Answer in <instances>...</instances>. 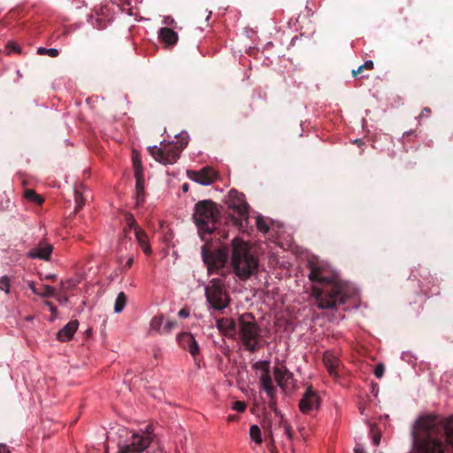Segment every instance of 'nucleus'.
<instances>
[{
	"mask_svg": "<svg viewBox=\"0 0 453 453\" xmlns=\"http://www.w3.org/2000/svg\"><path fill=\"white\" fill-rule=\"evenodd\" d=\"M0 453H10L8 447L5 444H0Z\"/></svg>",
	"mask_w": 453,
	"mask_h": 453,
	"instance_id": "obj_52",
	"label": "nucleus"
},
{
	"mask_svg": "<svg viewBox=\"0 0 453 453\" xmlns=\"http://www.w3.org/2000/svg\"><path fill=\"white\" fill-rule=\"evenodd\" d=\"M74 200H75V209L74 211L78 212L84 204V199L81 196V194L78 190H74Z\"/></svg>",
	"mask_w": 453,
	"mask_h": 453,
	"instance_id": "obj_34",
	"label": "nucleus"
},
{
	"mask_svg": "<svg viewBox=\"0 0 453 453\" xmlns=\"http://www.w3.org/2000/svg\"><path fill=\"white\" fill-rule=\"evenodd\" d=\"M182 190H183L184 192H187V191L188 190V183H184V184L182 185Z\"/></svg>",
	"mask_w": 453,
	"mask_h": 453,
	"instance_id": "obj_56",
	"label": "nucleus"
},
{
	"mask_svg": "<svg viewBox=\"0 0 453 453\" xmlns=\"http://www.w3.org/2000/svg\"><path fill=\"white\" fill-rule=\"evenodd\" d=\"M219 216V211L214 202L203 200L196 203L193 219L202 239L205 238V234H211L216 230Z\"/></svg>",
	"mask_w": 453,
	"mask_h": 453,
	"instance_id": "obj_5",
	"label": "nucleus"
},
{
	"mask_svg": "<svg viewBox=\"0 0 453 453\" xmlns=\"http://www.w3.org/2000/svg\"><path fill=\"white\" fill-rule=\"evenodd\" d=\"M209 304L216 311H222L230 303V297L224 288L223 280L212 279L204 289Z\"/></svg>",
	"mask_w": 453,
	"mask_h": 453,
	"instance_id": "obj_8",
	"label": "nucleus"
},
{
	"mask_svg": "<svg viewBox=\"0 0 453 453\" xmlns=\"http://www.w3.org/2000/svg\"><path fill=\"white\" fill-rule=\"evenodd\" d=\"M257 366H258V364H257V363L254 365V367H255V368H257Z\"/></svg>",
	"mask_w": 453,
	"mask_h": 453,
	"instance_id": "obj_59",
	"label": "nucleus"
},
{
	"mask_svg": "<svg viewBox=\"0 0 453 453\" xmlns=\"http://www.w3.org/2000/svg\"><path fill=\"white\" fill-rule=\"evenodd\" d=\"M39 296L42 297H54L56 296V290L51 286L43 285L42 291H40Z\"/></svg>",
	"mask_w": 453,
	"mask_h": 453,
	"instance_id": "obj_31",
	"label": "nucleus"
},
{
	"mask_svg": "<svg viewBox=\"0 0 453 453\" xmlns=\"http://www.w3.org/2000/svg\"><path fill=\"white\" fill-rule=\"evenodd\" d=\"M320 405V397L318 393L309 386L303 395L299 402V409L302 413L309 414L313 411H317Z\"/></svg>",
	"mask_w": 453,
	"mask_h": 453,
	"instance_id": "obj_12",
	"label": "nucleus"
},
{
	"mask_svg": "<svg viewBox=\"0 0 453 453\" xmlns=\"http://www.w3.org/2000/svg\"><path fill=\"white\" fill-rule=\"evenodd\" d=\"M273 373L277 384L281 388H285L293 378V373L285 365L275 366Z\"/></svg>",
	"mask_w": 453,
	"mask_h": 453,
	"instance_id": "obj_18",
	"label": "nucleus"
},
{
	"mask_svg": "<svg viewBox=\"0 0 453 453\" xmlns=\"http://www.w3.org/2000/svg\"><path fill=\"white\" fill-rule=\"evenodd\" d=\"M268 449L270 452L272 453H276V446H275V442H274V439H272L271 441H268Z\"/></svg>",
	"mask_w": 453,
	"mask_h": 453,
	"instance_id": "obj_45",
	"label": "nucleus"
},
{
	"mask_svg": "<svg viewBox=\"0 0 453 453\" xmlns=\"http://www.w3.org/2000/svg\"><path fill=\"white\" fill-rule=\"evenodd\" d=\"M190 314L189 309L187 307H184L180 309L178 312V316L183 319L188 318Z\"/></svg>",
	"mask_w": 453,
	"mask_h": 453,
	"instance_id": "obj_40",
	"label": "nucleus"
},
{
	"mask_svg": "<svg viewBox=\"0 0 453 453\" xmlns=\"http://www.w3.org/2000/svg\"><path fill=\"white\" fill-rule=\"evenodd\" d=\"M163 322H164V316L162 314L153 317L151 319L150 324V329L162 334L161 327H162Z\"/></svg>",
	"mask_w": 453,
	"mask_h": 453,
	"instance_id": "obj_27",
	"label": "nucleus"
},
{
	"mask_svg": "<svg viewBox=\"0 0 453 453\" xmlns=\"http://www.w3.org/2000/svg\"><path fill=\"white\" fill-rule=\"evenodd\" d=\"M233 408H234V410H235L239 412H243L246 409V403L244 402L236 401L234 403Z\"/></svg>",
	"mask_w": 453,
	"mask_h": 453,
	"instance_id": "obj_39",
	"label": "nucleus"
},
{
	"mask_svg": "<svg viewBox=\"0 0 453 453\" xmlns=\"http://www.w3.org/2000/svg\"><path fill=\"white\" fill-rule=\"evenodd\" d=\"M134 235L142 251L145 254L150 255L151 253V248L149 244L147 234L140 227L136 228L134 231Z\"/></svg>",
	"mask_w": 453,
	"mask_h": 453,
	"instance_id": "obj_21",
	"label": "nucleus"
},
{
	"mask_svg": "<svg viewBox=\"0 0 453 453\" xmlns=\"http://www.w3.org/2000/svg\"><path fill=\"white\" fill-rule=\"evenodd\" d=\"M264 373L261 375L260 383L269 398V408L277 413L276 388L273 384V380L269 373V365L267 362L263 364Z\"/></svg>",
	"mask_w": 453,
	"mask_h": 453,
	"instance_id": "obj_11",
	"label": "nucleus"
},
{
	"mask_svg": "<svg viewBox=\"0 0 453 453\" xmlns=\"http://www.w3.org/2000/svg\"><path fill=\"white\" fill-rule=\"evenodd\" d=\"M323 363L331 376H338V369L341 365V361L333 352L326 351L324 353Z\"/></svg>",
	"mask_w": 453,
	"mask_h": 453,
	"instance_id": "obj_16",
	"label": "nucleus"
},
{
	"mask_svg": "<svg viewBox=\"0 0 453 453\" xmlns=\"http://www.w3.org/2000/svg\"><path fill=\"white\" fill-rule=\"evenodd\" d=\"M53 247L46 241H41L36 247L30 250L27 253L30 258H39L42 260H50Z\"/></svg>",
	"mask_w": 453,
	"mask_h": 453,
	"instance_id": "obj_15",
	"label": "nucleus"
},
{
	"mask_svg": "<svg viewBox=\"0 0 453 453\" xmlns=\"http://www.w3.org/2000/svg\"><path fill=\"white\" fill-rule=\"evenodd\" d=\"M79 326L78 320H72L68 322L63 328H61L57 334V339L60 342L70 341L74 333L77 331Z\"/></svg>",
	"mask_w": 453,
	"mask_h": 453,
	"instance_id": "obj_19",
	"label": "nucleus"
},
{
	"mask_svg": "<svg viewBox=\"0 0 453 453\" xmlns=\"http://www.w3.org/2000/svg\"><path fill=\"white\" fill-rule=\"evenodd\" d=\"M230 254V265L235 275L246 280L257 273L258 259L251 252L250 244L240 237H234L231 247L223 246L214 251H209L205 246L202 249V257L209 273H220Z\"/></svg>",
	"mask_w": 453,
	"mask_h": 453,
	"instance_id": "obj_2",
	"label": "nucleus"
},
{
	"mask_svg": "<svg viewBox=\"0 0 453 453\" xmlns=\"http://www.w3.org/2000/svg\"><path fill=\"white\" fill-rule=\"evenodd\" d=\"M177 342L183 349L190 353L194 359L199 355L200 348L192 334L188 332L179 334Z\"/></svg>",
	"mask_w": 453,
	"mask_h": 453,
	"instance_id": "obj_14",
	"label": "nucleus"
},
{
	"mask_svg": "<svg viewBox=\"0 0 453 453\" xmlns=\"http://www.w3.org/2000/svg\"><path fill=\"white\" fill-rule=\"evenodd\" d=\"M57 298V300L60 303H66L68 302V297L65 296V294H61V295H58L55 296Z\"/></svg>",
	"mask_w": 453,
	"mask_h": 453,
	"instance_id": "obj_44",
	"label": "nucleus"
},
{
	"mask_svg": "<svg viewBox=\"0 0 453 453\" xmlns=\"http://www.w3.org/2000/svg\"><path fill=\"white\" fill-rule=\"evenodd\" d=\"M257 229L260 231V232H263V233H267L269 231V226L267 225L265 219L261 217V216H258L257 218Z\"/></svg>",
	"mask_w": 453,
	"mask_h": 453,
	"instance_id": "obj_33",
	"label": "nucleus"
},
{
	"mask_svg": "<svg viewBox=\"0 0 453 453\" xmlns=\"http://www.w3.org/2000/svg\"><path fill=\"white\" fill-rule=\"evenodd\" d=\"M360 67L365 70H372L373 68V62L372 60H367L364 65H361Z\"/></svg>",
	"mask_w": 453,
	"mask_h": 453,
	"instance_id": "obj_42",
	"label": "nucleus"
},
{
	"mask_svg": "<svg viewBox=\"0 0 453 453\" xmlns=\"http://www.w3.org/2000/svg\"><path fill=\"white\" fill-rule=\"evenodd\" d=\"M159 38L168 46H173L178 42V34L169 27H162L158 32Z\"/></svg>",
	"mask_w": 453,
	"mask_h": 453,
	"instance_id": "obj_20",
	"label": "nucleus"
},
{
	"mask_svg": "<svg viewBox=\"0 0 453 453\" xmlns=\"http://www.w3.org/2000/svg\"><path fill=\"white\" fill-rule=\"evenodd\" d=\"M7 50H9L8 53H10V51H16V52L20 51L19 46L17 45L15 42H9L7 44Z\"/></svg>",
	"mask_w": 453,
	"mask_h": 453,
	"instance_id": "obj_41",
	"label": "nucleus"
},
{
	"mask_svg": "<svg viewBox=\"0 0 453 453\" xmlns=\"http://www.w3.org/2000/svg\"><path fill=\"white\" fill-rule=\"evenodd\" d=\"M265 433H266V437L268 438L269 441H271V440H272V439H273L271 426H269L267 427V429H266Z\"/></svg>",
	"mask_w": 453,
	"mask_h": 453,
	"instance_id": "obj_49",
	"label": "nucleus"
},
{
	"mask_svg": "<svg viewBox=\"0 0 453 453\" xmlns=\"http://www.w3.org/2000/svg\"><path fill=\"white\" fill-rule=\"evenodd\" d=\"M217 328L225 335L232 336L235 334L238 327V322L229 318H221L217 319Z\"/></svg>",
	"mask_w": 453,
	"mask_h": 453,
	"instance_id": "obj_17",
	"label": "nucleus"
},
{
	"mask_svg": "<svg viewBox=\"0 0 453 453\" xmlns=\"http://www.w3.org/2000/svg\"><path fill=\"white\" fill-rule=\"evenodd\" d=\"M187 175L190 180L204 186L211 185L217 179V173L209 166L199 171L188 170Z\"/></svg>",
	"mask_w": 453,
	"mask_h": 453,
	"instance_id": "obj_13",
	"label": "nucleus"
},
{
	"mask_svg": "<svg viewBox=\"0 0 453 453\" xmlns=\"http://www.w3.org/2000/svg\"><path fill=\"white\" fill-rule=\"evenodd\" d=\"M153 436L149 429L142 433L131 432L130 437L119 443L118 453H142L151 443Z\"/></svg>",
	"mask_w": 453,
	"mask_h": 453,
	"instance_id": "obj_9",
	"label": "nucleus"
},
{
	"mask_svg": "<svg viewBox=\"0 0 453 453\" xmlns=\"http://www.w3.org/2000/svg\"><path fill=\"white\" fill-rule=\"evenodd\" d=\"M230 254V265L235 275L246 280L257 273L258 259L251 252L250 244L240 237H234L231 247L223 246L214 251H209L205 246L202 249V257L209 273H220Z\"/></svg>",
	"mask_w": 453,
	"mask_h": 453,
	"instance_id": "obj_3",
	"label": "nucleus"
},
{
	"mask_svg": "<svg viewBox=\"0 0 453 453\" xmlns=\"http://www.w3.org/2000/svg\"><path fill=\"white\" fill-rule=\"evenodd\" d=\"M431 113V110L428 108V107H425L420 115H419V118H423L425 116H428L429 114Z\"/></svg>",
	"mask_w": 453,
	"mask_h": 453,
	"instance_id": "obj_48",
	"label": "nucleus"
},
{
	"mask_svg": "<svg viewBox=\"0 0 453 453\" xmlns=\"http://www.w3.org/2000/svg\"><path fill=\"white\" fill-rule=\"evenodd\" d=\"M354 450H355V453H365L364 449L358 445L355 448Z\"/></svg>",
	"mask_w": 453,
	"mask_h": 453,
	"instance_id": "obj_55",
	"label": "nucleus"
},
{
	"mask_svg": "<svg viewBox=\"0 0 453 453\" xmlns=\"http://www.w3.org/2000/svg\"><path fill=\"white\" fill-rule=\"evenodd\" d=\"M250 438L257 444L262 443V434L261 429L257 425H252L250 428Z\"/></svg>",
	"mask_w": 453,
	"mask_h": 453,
	"instance_id": "obj_26",
	"label": "nucleus"
},
{
	"mask_svg": "<svg viewBox=\"0 0 453 453\" xmlns=\"http://www.w3.org/2000/svg\"><path fill=\"white\" fill-rule=\"evenodd\" d=\"M422 42H423V39H422V38H420V39H418V40L417 41V42L418 43V45H420V44L422 43Z\"/></svg>",
	"mask_w": 453,
	"mask_h": 453,
	"instance_id": "obj_57",
	"label": "nucleus"
},
{
	"mask_svg": "<svg viewBox=\"0 0 453 453\" xmlns=\"http://www.w3.org/2000/svg\"><path fill=\"white\" fill-rule=\"evenodd\" d=\"M125 220L129 229H134V231H135L136 228H140L133 214L126 213Z\"/></svg>",
	"mask_w": 453,
	"mask_h": 453,
	"instance_id": "obj_30",
	"label": "nucleus"
},
{
	"mask_svg": "<svg viewBox=\"0 0 453 453\" xmlns=\"http://www.w3.org/2000/svg\"><path fill=\"white\" fill-rule=\"evenodd\" d=\"M136 184V203L137 206L141 205L144 202V180L143 176L135 177Z\"/></svg>",
	"mask_w": 453,
	"mask_h": 453,
	"instance_id": "obj_22",
	"label": "nucleus"
},
{
	"mask_svg": "<svg viewBox=\"0 0 453 453\" xmlns=\"http://www.w3.org/2000/svg\"><path fill=\"white\" fill-rule=\"evenodd\" d=\"M45 304L50 308V311L52 312V313H56L57 311V307L55 305H53L52 303L50 302H46Z\"/></svg>",
	"mask_w": 453,
	"mask_h": 453,
	"instance_id": "obj_50",
	"label": "nucleus"
},
{
	"mask_svg": "<svg viewBox=\"0 0 453 453\" xmlns=\"http://www.w3.org/2000/svg\"><path fill=\"white\" fill-rule=\"evenodd\" d=\"M226 203L232 211L229 220L238 230L244 232L249 224L250 206L245 201L244 195L235 189L228 192Z\"/></svg>",
	"mask_w": 453,
	"mask_h": 453,
	"instance_id": "obj_6",
	"label": "nucleus"
},
{
	"mask_svg": "<svg viewBox=\"0 0 453 453\" xmlns=\"http://www.w3.org/2000/svg\"><path fill=\"white\" fill-rule=\"evenodd\" d=\"M37 53L39 55H49L50 57L51 58H56L58 56L59 52L57 49H46V48H43V47H39L37 49Z\"/></svg>",
	"mask_w": 453,
	"mask_h": 453,
	"instance_id": "obj_32",
	"label": "nucleus"
},
{
	"mask_svg": "<svg viewBox=\"0 0 453 453\" xmlns=\"http://www.w3.org/2000/svg\"><path fill=\"white\" fill-rule=\"evenodd\" d=\"M133 264H134V257H130L127 260L126 264L123 265L122 271H125V272H126L127 270H128L129 268H131V267H132Z\"/></svg>",
	"mask_w": 453,
	"mask_h": 453,
	"instance_id": "obj_43",
	"label": "nucleus"
},
{
	"mask_svg": "<svg viewBox=\"0 0 453 453\" xmlns=\"http://www.w3.org/2000/svg\"><path fill=\"white\" fill-rule=\"evenodd\" d=\"M309 268V279L321 285L313 286L311 289L319 309H336L346 303L350 295L345 284L331 280L325 275V268L322 265L310 262Z\"/></svg>",
	"mask_w": 453,
	"mask_h": 453,
	"instance_id": "obj_4",
	"label": "nucleus"
},
{
	"mask_svg": "<svg viewBox=\"0 0 453 453\" xmlns=\"http://www.w3.org/2000/svg\"><path fill=\"white\" fill-rule=\"evenodd\" d=\"M284 432L285 434H287V436L289 438V439H292L293 437V433L291 431V428L288 425H284Z\"/></svg>",
	"mask_w": 453,
	"mask_h": 453,
	"instance_id": "obj_47",
	"label": "nucleus"
},
{
	"mask_svg": "<svg viewBox=\"0 0 453 453\" xmlns=\"http://www.w3.org/2000/svg\"><path fill=\"white\" fill-rule=\"evenodd\" d=\"M211 15V12H210L208 16H207V19L210 18Z\"/></svg>",
	"mask_w": 453,
	"mask_h": 453,
	"instance_id": "obj_58",
	"label": "nucleus"
},
{
	"mask_svg": "<svg viewBox=\"0 0 453 453\" xmlns=\"http://www.w3.org/2000/svg\"><path fill=\"white\" fill-rule=\"evenodd\" d=\"M261 329L251 313H243L238 318V334L244 348L250 352L258 349Z\"/></svg>",
	"mask_w": 453,
	"mask_h": 453,
	"instance_id": "obj_7",
	"label": "nucleus"
},
{
	"mask_svg": "<svg viewBox=\"0 0 453 453\" xmlns=\"http://www.w3.org/2000/svg\"><path fill=\"white\" fill-rule=\"evenodd\" d=\"M127 303V297L124 292H120L118 294L117 298L114 303V311L116 313L121 312L126 307Z\"/></svg>",
	"mask_w": 453,
	"mask_h": 453,
	"instance_id": "obj_23",
	"label": "nucleus"
},
{
	"mask_svg": "<svg viewBox=\"0 0 453 453\" xmlns=\"http://www.w3.org/2000/svg\"><path fill=\"white\" fill-rule=\"evenodd\" d=\"M150 154L156 161L164 165L174 164L180 156V149L173 143L163 144L161 148L157 146L149 148Z\"/></svg>",
	"mask_w": 453,
	"mask_h": 453,
	"instance_id": "obj_10",
	"label": "nucleus"
},
{
	"mask_svg": "<svg viewBox=\"0 0 453 453\" xmlns=\"http://www.w3.org/2000/svg\"><path fill=\"white\" fill-rule=\"evenodd\" d=\"M364 70L359 66L357 70L352 71V75L354 77L357 76L358 74L362 73Z\"/></svg>",
	"mask_w": 453,
	"mask_h": 453,
	"instance_id": "obj_53",
	"label": "nucleus"
},
{
	"mask_svg": "<svg viewBox=\"0 0 453 453\" xmlns=\"http://www.w3.org/2000/svg\"><path fill=\"white\" fill-rule=\"evenodd\" d=\"M27 284H28L29 288L32 290V292L34 294L39 296L40 290L38 288H36L35 282L34 281H29Z\"/></svg>",
	"mask_w": 453,
	"mask_h": 453,
	"instance_id": "obj_46",
	"label": "nucleus"
},
{
	"mask_svg": "<svg viewBox=\"0 0 453 453\" xmlns=\"http://www.w3.org/2000/svg\"><path fill=\"white\" fill-rule=\"evenodd\" d=\"M79 284V280L75 279H67L60 282V292L63 294L73 290Z\"/></svg>",
	"mask_w": 453,
	"mask_h": 453,
	"instance_id": "obj_24",
	"label": "nucleus"
},
{
	"mask_svg": "<svg viewBox=\"0 0 453 453\" xmlns=\"http://www.w3.org/2000/svg\"><path fill=\"white\" fill-rule=\"evenodd\" d=\"M56 279H57V275L53 274V273L47 274L45 276V280H55Z\"/></svg>",
	"mask_w": 453,
	"mask_h": 453,
	"instance_id": "obj_54",
	"label": "nucleus"
},
{
	"mask_svg": "<svg viewBox=\"0 0 453 453\" xmlns=\"http://www.w3.org/2000/svg\"><path fill=\"white\" fill-rule=\"evenodd\" d=\"M188 143V135L186 133H182L177 137V141L173 145H175L177 149H180V151L181 152L187 147Z\"/></svg>",
	"mask_w": 453,
	"mask_h": 453,
	"instance_id": "obj_28",
	"label": "nucleus"
},
{
	"mask_svg": "<svg viewBox=\"0 0 453 453\" xmlns=\"http://www.w3.org/2000/svg\"><path fill=\"white\" fill-rule=\"evenodd\" d=\"M373 443L375 445H379L380 441V434H376L373 435Z\"/></svg>",
	"mask_w": 453,
	"mask_h": 453,
	"instance_id": "obj_51",
	"label": "nucleus"
},
{
	"mask_svg": "<svg viewBox=\"0 0 453 453\" xmlns=\"http://www.w3.org/2000/svg\"><path fill=\"white\" fill-rule=\"evenodd\" d=\"M177 326V321L167 320L165 326L162 327V334H168Z\"/></svg>",
	"mask_w": 453,
	"mask_h": 453,
	"instance_id": "obj_37",
	"label": "nucleus"
},
{
	"mask_svg": "<svg viewBox=\"0 0 453 453\" xmlns=\"http://www.w3.org/2000/svg\"><path fill=\"white\" fill-rule=\"evenodd\" d=\"M24 196L27 200L34 202L37 204H42L43 203V198L33 189H26L24 192Z\"/></svg>",
	"mask_w": 453,
	"mask_h": 453,
	"instance_id": "obj_25",
	"label": "nucleus"
},
{
	"mask_svg": "<svg viewBox=\"0 0 453 453\" xmlns=\"http://www.w3.org/2000/svg\"><path fill=\"white\" fill-rule=\"evenodd\" d=\"M384 372H385V367L382 364H378L376 366H375V369H374V375L378 378V379H380L382 378L383 374H384Z\"/></svg>",
	"mask_w": 453,
	"mask_h": 453,
	"instance_id": "obj_38",
	"label": "nucleus"
},
{
	"mask_svg": "<svg viewBox=\"0 0 453 453\" xmlns=\"http://www.w3.org/2000/svg\"><path fill=\"white\" fill-rule=\"evenodd\" d=\"M91 24L94 27L101 30L107 27V20L105 19L100 18V17H96V18L91 17Z\"/></svg>",
	"mask_w": 453,
	"mask_h": 453,
	"instance_id": "obj_29",
	"label": "nucleus"
},
{
	"mask_svg": "<svg viewBox=\"0 0 453 453\" xmlns=\"http://www.w3.org/2000/svg\"><path fill=\"white\" fill-rule=\"evenodd\" d=\"M0 290L5 294L10 293V280L6 275L0 278Z\"/></svg>",
	"mask_w": 453,
	"mask_h": 453,
	"instance_id": "obj_35",
	"label": "nucleus"
},
{
	"mask_svg": "<svg viewBox=\"0 0 453 453\" xmlns=\"http://www.w3.org/2000/svg\"><path fill=\"white\" fill-rule=\"evenodd\" d=\"M414 453H453V417L419 416L411 428Z\"/></svg>",
	"mask_w": 453,
	"mask_h": 453,
	"instance_id": "obj_1",
	"label": "nucleus"
},
{
	"mask_svg": "<svg viewBox=\"0 0 453 453\" xmlns=\"http://www.w3.org/2000/svg\"><path fill=\"white\" fill-rule=\"evenodd\" d=\"M133 166L134 169V176H142V163L141 160L136 157H133Z\"/></svg>",
	"mask_w": 453,
	"mask_h": 453,
	"instance_id": "obj_36",
	"label": "nucleus"
}]
</instances>
